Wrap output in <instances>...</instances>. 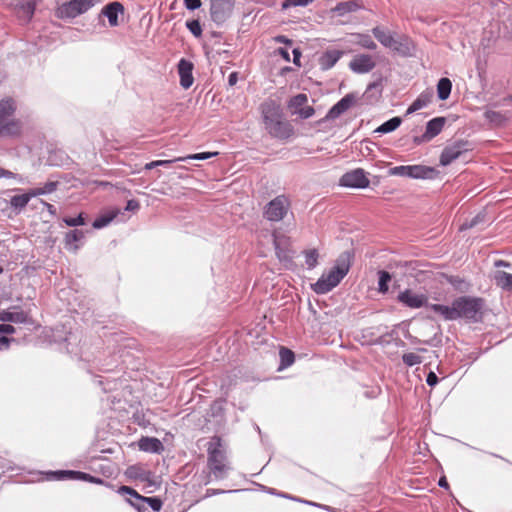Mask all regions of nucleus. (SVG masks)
Wrapping results in <instances>:
<instances>
[{
	"label": "nucleus",
	"mask_w": 512,
	"mask_h": 512,
	"mask_svg": "<svg viewBox=\"0 0 512 512\" xmlns=\"http://www.w3.org/2000/svg\"><path fill=\"white\" fill-rule=\"evenodd\" d=\"M445 125L444 117H436L428 121L425 130V138L432 140L436 137L443 129Z\"/></svg>",
	"instance_id": "obj_25"
},
{
	"label": "nucleus",
	"mask_w": 512,
	"mask_h": 512,
	"mask_svg": "<svg viewBox=\"0 0 512 512\" xmlns=\"http://www.w3.org/2000/svg\"><path fill=\"white\" fill-rule=\"evenodd\" d=\"M358 38H359L358 44L361 45L362 47L369 49V50L376 49L377 45L371 39V37L369 35L358 34Z\"/></svg>",
	"instance_id": "obj_42"
},
{
	"label": "nucleus",
	"mask_w": 512,
	"mask_h": 512,
	"mask_svg": "<svg viewBox=\"0 0 512 512\" xmlns=\"http://www.w3.org/2000/svg\"><path fill=\"white\" fill-rule=\"evenodd\" d=\"M140 209V203L138 200L131 199L127 202V205L124 211L136 213ZM119 217V221H126L129 216H126L125 212L121 211L119 208H110L101 213L98 216V229L107 226L114 219Z\"/></svg>",
	"instance_id": "obj_7"
},
{
	"label": "nucleus",
	"mask_w": 512,
	"mask_h": 512,
	"mask_svg": "<svg viewBox=\"0 0 512 512\" xmlns=\"http://www.w3.org/2000/svg\"><path fill=\"white\" fill-rule=\"evenodd\" d=\"M125 475L131 480L141 482L150 477V470L141 464H136L129 466L125 471Z\"/></svg>",
	"instance_id": "obj_23"
},
{
	"label": "nucleus",
	"mask_w": 512,
	"mask_h": 512,
	"mask_svg": "<svg viewBox=\"0 0 512 512\" xmlns=\"http://www.w3.org/2000/svg\"><path fill=\"white\" fill-rule=\"evenodd\" d=\"M57 183L56 182H48L42 188L46 193H51L56 190Z\"/></svg>",
	"instance_id": "obj_53"
},
{
	"label": "nucleus",
	"mask_w": 512,
	"mask_h": 512,
	"mask_svg": "<svg viewBox=\"0 0 512 512\" xmlns=\"http://www.w3.org/2000/svg\"><path fill=\"white\" fill-rule=\"evenodd\" d=\"M129 502L130 504L135 507L138 511H141L142 509H144V503L145 502H140L139 500H136V499H129Z\"/></svg>",
	"instance_id": "obj_54"
},
{
	"label": "nucleus",
	"mask_w": 512,
	"mask_h": 512,
	"mask_svg": "<svg viewBox=\"0 0 512 512\" xmlns=\"http://www.w3.org/2000/svg\"><path fill=\"white\" fill-rule=\"evenodd\" d=\"M140 483L143 484L142 489L145 493H152L158 486V482L155 479L153 472L150 471V477L147 480H143Z\"/></svg>",
	"instance_id": "obj_40"
},
{
	"label": "nucleus",
	"mask_w": 512,
	"mask_h": 512,
	"mask_svg": "<svg viewBox=\"0 0 512 512\" xmlns=\"http://www.w3.org/2000/svg\"><path fill=\"white\" fill-rule=\"evenodd\" d=\"M280 365L278 370H283L291 366L295 361V354L292 350L286 347H280L279 350Z\"/></svg>",
	"instance_id": "obj_30"
},
{
	"label": "nucleus",
	"mask_w": 512,
	"mask_h": 512,
	"mask_svg": "<svg viewBox=\"0 0 512 512\" xmlns=\"http://www.w3.org/2000/svg\"><path fill=\"white\" fill-rule=\"evenodd\" d=\"M312 0H284L282 3V9H288L296 6H307Z\"/></svg>",
	"instance_id": "obj_45"
},
{
	"label": "nucleus",
	"mask_w": 512,
	"mask_h": 512,
	"mask_svg": "<svg viewBox=\"0 0 512 512\" xmlns=\"http://www.w3.org/2000/svg\"><path fill=\"white\" fill-rule=\"evenodd\" d=\"M44 204H45V206H46V208H47V211H48L50 214H52V215H55V214H56V208H55V206H54V205H52V204H50V203H47V202H45Z\"/></svg>",
	"instance_id": "obj_64"
},
{
	"label": "nucleus",
	"mask_w": 512,
	"mask_h": 512,
	"mask_svg": "<svg viewBox=\"0 0 512 512\" xmlns=\"http://www.w3.org/2000/svg\"><path fill=\"white\" fill-rule=\"evenodd\" d=\"M27 193L29 195V198L31 199L32 197H36V196L45 194V191L42 187H39V188L30 189Z\"/></svg>",
	"instance_id": "obj_52"
},
{
	"label": "nucleus",
	"mask_w": 512,
	"mask_h": 512,
	"mask_svg": "<svg viewBox=\"0 0 512 512\" xmlns=\"http://www.w3.org/2000/svg\"><path fill=\"white\" fill-rule=\"evenodd\" d=\"M193 63L182 58L178 63V73L180 76V84L184 89L192 86L194 78L192 75Z\"/></svg>",
	"instance_id": "obj_19"
},
{
	"label": "nucleus",
	"mask_w": 512,
	"mask_h": 512,
	"mask_svg": "<svg viewBox=\"0 0 512 512\" xmlns=\"http://www.w3.org/2000/svg\"><path fill=\"white\" fill-rule=\"evenodd\" d=\"M265 129L268 133L281 140L290 138L294 134L292 124L283 118L280 105L274 100H266L260 105Z\"/></svg>",
	"instance_id": "obj_1"
},
{
	"label": "nucleus",
	"mask_w": 512,
	"mask_h": 512,
	"mask_svg": "<svg viewBox=\"0 0 512 512\" xmlns=\"http://www.w3.org/2000/svg\"><path fill=\"white\" fill-rule=\"evenodd\" d=\"M293 55H294V59H293L294 64L300 66V57H301L300 51L297 49H294Z\"/></svg>",
	"instance_id": "obj_60"
},
{
	"label": "nucleus",
	"mask_w": 512,
	"mask_h": 512,
	"mask_svg": "<svg viewBox=\"0 0 512 512\" xmlns=\"http://www.w3.org/2000/svg\"><path fill=\"white\" fill-rule=\"evenodd\" d=\"M457 318L476 320L483 307V299L462 296L454 300Z\"/></svg>",
	"instance_id": "obj_5"
},
{
	"label": "nucleus",
	"mask_w": 512,
	"mask_h": 512,
	"mask_svg": "<svg viewBox=\"0 0 512 512\" xmlns=\"http://www.w3.org/2000/svg\"><path fill=\"white\" fill-rule=\"evenodd\" d=\"M50 479L54 480H83L92 483L96 482V478L87 473L72 471V470H60L47 473Z\"/></svg>",
	"instance_id": "obj_17"
},
{
	"label": "nucleus",
	"mask_w": 512,
	"mask_h": 512,
	"mask_svg": "<svg viewBox=\"0 0 512 512\" xmlns=\"http://www.w3.org/2000/svg\"><path fill=\"white\" fill-rule=\"evenodd\" d=\"M355 104V96L353 94L345 95L339 100L325 116L326 120H334L349 110Z\"/></svg>",
	"instance_id": "obj_16"
},
{
	"label": "nucleus",
	"mask_w": 512,
	"mask_h": 512,
	"mask_svg": "<svg viewBox=\"0 0 512 512\" xmlns=\"http://www.w3.org/2000/svg\"><path fill=\"white\" fill-rule=\"evenodd\" d=\"M401 122H402V120L400 117H393L390 120L384 122L382 125H380L376 129V132L383 133V134L392 132L400 126Z\"/></svg>",
	"instance_id": "obj_33"
},
{
	"label": "nucleus",
	"mask_w": 512,
	"mask_h": 512,
	"mask_svg": "<svg viewBox=\"0 0 512 512\" xmlns=\"http://www.w3.org/2000/svg\"><path fill=\"white\" fill-rule=\"evenodd\" d=\"M11 318H12V312L5 311V312L1 313V317H0L1 320L12 322Z\"/></svg>",
	"instance_id": "obj_59"
},
{
	"label": "nucleus",
	"mask_w": 512,
	"mask_h": 512,
	"mask_svg": "<svg viewBox=\"0 0 512 512\" xmlns=\"http://www.w3.org/2000/svg\"><path fill=\"white\" fill-rule=\"evenodd\" d=\"M119 493L122 495H129L130 497L139 500L140 502L144 498V496L140 495L136 490L128 486H121L119 488Z\"/></svg>",
	"instance_id": "obj_44"
},
{
	"label": "nucleus",
	"mask_w": 512,
	"mask_h": 512,
	"mask_svg": "<svg viewBox=\"0 0 512 512\" xmlns=\"http://www.w3.org/2000/svg\"><path fill=\"white\" fill-rule=\"evenodd\" d=\"M276 254L280 260H291V257L287 255L285 252L279 249L278 245L276 244Z\"/></svg>",
	"instance_id": "obj_55"
},
{
	"label": "nucleus",
	"mask_w": 512,
	"mask_h": 512,
	"mask_svg": "<svg viewBox=\"0 0 512 512\" xmlns=\"http://www.w3.org/2000/svg\"><path fill=\"white\" fill-rule=\"evenodd\" d=\"M434 169L425 165H401L389 169V175L414 179H425L431 176Z\"/></svg>",
	"instance_id": "obj_8"
},
{
	"label": "nucleus",
	"mask_w": 512,
	"mask_h": 512,
	"mask_svg": "<svg viewBox=\"0 0 512 512\" xmlns=\"http://www.w3.org/2000/svg\"><path fill=\"white\" fill-rule=\"evenodd\" d=\"M0 177L1 178H15L16 175L13 172L0 167Z\"/></svg>",
	"instance_id": "obj_56"
},
{
	"label": "nucleus",
	"mask_w": 512,
	"mask_h": 512,
	"mask_svg": "<svg viewBox=\"0 0 512 512\" xmlns=\"http://www.w3.org/2000/svg\"><path fill=\"white\" fill-rule=\"evenodd\" d=\"M438 485H439L440 487H442V488H446V489L449 487V484H448L447 479H446V477H445V476H443V477H441V478L439 479Z\"/></svg>",
	"instance_id": "obj_62"
},
{
	"label": "nucleus",
	"mask_w": 512,
	"mask_h": 512,
	"mask_svg": "<svg viewBox=\"0 0 512 512\" xmlns=\"http://www.w3.org/2000/svg\"><path fill=\"white\" fill-rule=\"evenodd\" d=\"M185 7L189 10H195L201 7V0H183Z\"/></svg>",
	"instance_id": "obj_48"
},
{
	"label": "nucleus",
	"mask_w": 512,
	"mask_h": 512,
	"mask_svg": "<svg viewBox=\"0 0 512 512\" xmlns=\"http://www.w3.org/2000/svg\"><path fill=\"white\" fill-rule=\"evenodd\" d=\"M238 81V73L232 72L228 77V83L230 86H234Z\"/></svg>",
	"instance_id": "obj_57"
},
{
	"label": "nucleus",
	"mask_w": 512,
	"mask_h": 512,
	"mask_svg": "<svg viewBox=\"0 0 512 512\" xmlns=\"http://www.w3.org/2000/svg\"><path fill=\"white\" fill-rule=\"evenodd\" d=\"M318 256V251L316 249L305 251V262L309 268H314L317 265Z\"/></svg>",
	"instance_id": "obj_39"
},
{
	"label": "nucleus",
	"mask_w": 512,
	"mask_h": 512,
	"mask_svg": "<svg viewBox=\"0 0 512 512\" xmlns=\"http://www.w3.org/2000/svg\"><path fill=\"white\" fill-rule=\"evenodd\" d=\"M11 341H13V339H10L6 336H1L0 337V350L8 349Z\"/></svg>",
	"instance_id": "obj_50"
},
{
	"label": "nucleus",
	"mask_w": 512,
	"mask_h": 512,
	"mask_svg": "<svg viewBox=\"0 0 512 512\" xmlns=\"http://www.w3.org/2000/svg\"><path fill=\"white\" fill-rule=\"evenodd\" d=\"M372 33L383 46L396 50L398 49V42L389 32L384 31L380 27H375L373 28Z\"/></svg>",
	"instance_id": "obj_24"
},
{
	"label": "nucleus",
	"mask_w": 512,
	"mask_h": 512,
	"mask_svg": "<svg viewBox=\"0 0 512 512\" xmlns=\"http://www.w3.org/2000/svg\"><path fill=\"white\" fill-rule=\"evenodd\" d=\"M398 301L410 308H420L424 306L428 298L425 294L415 293L410 289H406L401 292L398 297Z\"/></svg>",
	"instance_id": "obj_14"
},
{
	"label": "nucleus",
	"mask_w": 512,
	"mask_h": 512,
	"mask_svg": "<svg viewBox=\"0 0 512 512\" xmlns=\"http://www.w3.org/2000/svg\"><path fill=\"white\" fill-rule=\"evenodd\" d=\"M375 67V62L370 55H356L349 63V68L356 73H368Z\"/></svg>",
	"instance_id": "obj_18"
},
{
	"label": "nucleus",
	"mask_w": 512,
	"mask_h": 512,
	"mask_svg": "<svg viewBox=\"0 0 512 512\" xmlns=\"http://www.w3.org/2000/svg\"><path fill=\"white\" fill-rule=\"evenodd\" d=\"M391 280V275L387 271L379 272L378 290L381 293L388 291V282Z\"/></svg>",
	"instance_id": "obj_36"
},
{
	"label": "nucleus",
	"mask_w": 512,
	"mask_h": 512,
	"mask_svg": "<svg viewBox=\"0 0 512 512\" xmlns=\"http://www.w3.org/2000/svg\"><path fill=\"white\" fill-rule=\"evenodd\" d=\"M291 209V201L286 195H279L266 204L263 211L265 219L272 222L283 220Z\"/></svg>",
	"instance_id": "obj_4"
},
{
	"label": "nucleus",
	"mask_w": 512,
	"mask_h": 512,
	"mask_svg": "<svg viewBox=\"0 0 512 512\" xmlns=\"http://www.w3.org/2000/svg\"><path fill=\"white\" fill-rule=\"evenodd\" d=\"M362 8V5L355 1H346V2H340L338 3L334 8L333 11L337 13L338 16H344L347 13H352L360 10Z\"/></svg>",
	"instance_id": "obj_27"
},
{
	"label": "nucleus",
	"mask_w": 512,
	"mask_h": 512,
	"mask_svg": "<svg viewBox=\"0 0 512 512\" xmlns=\"http://www.w3.org/2000/svg\"><path fill=\"white\" fill-rule=\"evenodd\" d=\"M433 98V92L432 91H425L422 92L417 99L409 106L407 109V114H411L413 112H416L424 107H426L429 103H431Z\"/></svg>",
	"instance_id": "obj_26"
},
{
	"label": "nucleus",
	"mask_w": 512,
	"mask_h": 512,
	"mask_svg": "<svg viewBox=\"0 0 512 512\" xmlns=\"http://www.w3.org/2000/svg\"><path fill=\"white\" fill-rule=\"evenodd\" d=\"M402 360L403 363L406 364L407 366H414L422 362L421 356L414 352L404 353L402 356Z\"/></svg>",
	"instance_id": "obj_38"
},
{
	"label": "nucleus",
	"mask_w": 512,
	"mask_h": 512,
	"mask_svg": "<svg viewBox=\"0 0 512 512\" xmlns=\"http://www.w3.org/2000/svg\"><path fill=\"white\" fill-rule=\"evenodd\" d=\"M138 446L140 450L151 453H161L164 449L162 442L154 437H142Z\"/></svg>",
	"instance_id": "obj_22"
},
{
	"label": "nucleus",
	"mask_w": 512,
	"mask_h": 512,
	"mask_svg": "<svg viewBox=\"0 0 512 512\" xmlns=\"http://www.w3.org/2000/svg\"><path fill=\"white\" fill-rule=\"evenodd\" d=\"M343 56L339 50H327L319 58V64L322 70L331 69L337 61Z\"/></svg>",
	"instance_id": "obj_21"
},
{
	"label": "nucleus",
	"mask_w": 512,
	"mask_h": 512,
	"mask_svg": "<svg viewBox=\"0 0 512 512\" xmlns=\"http://www.w3.org/2000/svg\"><path fill=\"white\" fill-rule=\"evenodd\" d=\"M452 89V83L448 78H441L437 84L438 97L441 100H446Z\"/></svg>",
	"instance_id": "obj_32"
},
{
	"label": "nucleus",
	"mask_w": 512,
	"mask_h": 512,
	"mask_svg": "<svg viewBox=\"0 0 512 512\" xmlns=\"http://www.w3.org/2000/svg\"><path fill=\"white\" fill-rule=\"evenodd\" d=\"M494 281L501 289L512 291V274L505 271H496L494 274Z\"/></svg>",
	"instance_id": "obj_28"
},
{
	"label": "nucleus",
	"mask_w": 512,
	"mask_h": 512,
	"mask_svg": "<svg viewBox=\"0 0 512 512\" xmlns=\"http://www.w3.org/2000/svg\"><path fill=\"white\" fill-rule=\"evenodd\" d=\"M29 201L30 198L28 193L15 195L10 199V205L15 209H23L24 207L27 206Z\"/></svg>",
	"instance_id": "obj_35"
},
{
	"label": "nucleus",
	"mask_w": 512,
	"mask_h": 512,
	"mask_svg": "<svg viewBox=\"0 0 512 512\" xmlns=\"http://www.w3.org/2000/svg\"><path fill=\"white\" fill-rule=\"evenodd\" d=\"M23 134V123L18 118L0 122V137L19 138Z\"/></svg>",
	"instance_id": "obj_13"
},
{
	"label": "nucleus",
	"mask_w": 512,
	"mask_h": 512,
	"mask_svg": "<svg viewBox=\"0 0 512 512\" xmlns=\"http://www.w3.org/2000/svg\"><path fill=\"white\" fill-rule=\"evenodd\" d=\"M234 0H211V18L220 24L225 22L232 14Z\"/></svg>",
	"instance_id": "obj_11"
},
{
	"label": "nucleus",
	"mask_w": 512,
	"mask_h": 512,
	"mask_svg": "<svg viewBox=\"0 0 512 512\" xmlns=\"http://www.w3.org/2000/svg\"><path fill=\"white\" fill-rule=\"evenodd\" d=\"M17 110V103L12 97H5L0 100V122L14 118Z\"/></svg>",
	"instance_id": "obj_20"
},
{
	"label": "nucleus",
	"mask_w": 512,
	"mask_h": 512,
	"mask_svg": "<svg viewBox=\"0 0 512 512\" xmlns=\"http://www.w3.org/2000/svg\"><path fill=\"white\" fill-rule=\"evenodd\" d=\"M101 15L108 19L110 27H116L120 24L119 16L124 15V6L117 1L111 2L102 8Z\"/></svg>",
	"instance_id": "obj_15"
},
{
	"label": "nucleus",
	"mask_w": 512,
	"mask_h": 512,
	"mask_svg": "<svg viewBox=\"0 0 512 512\" xmlns=\"http://www.w3.org/2000/svg\"><path fill=\"white\" fill-rule=\"evenodd\" d=\"M340 184L345 187L366 188L370 181L363 170L356 169L345 173L340 179Z\"/></svg>",
	"instance_id": "obj_12"
},
{
	"label": "nucleus",
	"mask_w": 512,
	"mask_h": 512,
	"mask_svg": "<svg viewBox=\"0 0 512 512\" xmlns=\"http://www.w3.org/2000/svg\"><path fill=\"white\" fill-rule=\"evenodd\" d=\"M431 308L435 313L442 315L447 320L457 319L454 302L452 303V306L433 304Z\"/></svg>",
	"instance_id": "obj_29"
},
{
	"label": "nucleus",
	"mask_w": 512,
	"mask_h": 512,
	"mask_svg": "<svg viewBox=\"0 0 512 512\" xmlns=\"http://www.w3.org/2000/svg\"><path fill=\"white\" fill-rule=\"evenodd\" d=\"M429 141H430V139H426V138H425V133H424L423 135H421V136H415V137L413 138V142H414V144H416V145H420V144H422V143H424V142H429Z\"/></svg>",
	"instance_id": "obj_58"
},
{
	"label": "nucleus",
	"mask_w": 512,
	"mask_h": 512,
	"mask_svg": "<svg viewBox=\"0 0 512 512\" xmlns=\"http://www.w3.org/2000/svg\"><path fill=\"white\" fill-rule=\"evenodd\" d=\"M93 6V0H71L62 4L57 14L61 18H74Z\"/></svg>",
	"instance_id": "obj_10"
},
{
	"label": "nucleus",
	"mask_w": 512,
	"mask_h": 512,
	"mask_svg": "<svg viewBox=\"0 0 512 512\" xmlns=\"http://www.w3.org/2000/svg\"><path fill=\"white\" fill-rule=\"evenodd\" d=\"M18 13L27 19H31L35 10V3L33 0H21L17 5Z\"/></svg>",
	"instance_id": "obj_31"
},
{
	"label": "nucleus",
	"mask_w": 512,
	"mask_h": 512,
	"mask_svg": "<svg viewBox=\"0 0 512 512\" xmlns=\"http://www.w3.org/2000/svg\"><path fill=\"white\" fill-rule=\"evenodd\" d=\"M15 332L14 326L10 324H0V333L1 334H13Z\"/></svg>",
	"instance_id": "obj_49"
},
{
	"label": "nucleus",
	"mask_w": 512,
	"mask_h": 512,
	"mask_svg": "<svg viewBox=\"0 0 512 512\" xmlns=\"http://www.w3.org/2000/svg\"><path fill=\"white\" fill-rule=\"evenodd\" d=\"M141 502L147 503L154 511H160L163 505V502L158 497H145Z\"/></svg>",
	"instance_id": "obj_43"
},
{
	"label": "nucleus",
	"mask_w": 512,
	"mask_h": 512,
	"mask_svg": "<svg viewBox=\"0 0 512 512\" xmlns=\"http://www.w3.org/2000/svg\"><path fill=\"white\" fill-rule=\"evenodd\" d=\"M63 221L68 225V226H78V225H82L84 224V219L82 217V214L78 215L77 217L75 218H71V217H67V218H64Z\"/></svg>",
	"instance_id": "obj_47"
},
{
	"label": "nucleus",
	"mask_w": 512,
	"mask_h": 512,
	"mask_svg": "<svg viewBox=\"0 0 512 512\" xmlns=\"http://www.w3.org/2000/svg\"><path fill=\"white\" fill-rule=\"evenodd\" d=\"M349 263L342 262L323 274L316 283L312 285V289L317 294H325L336 287L349 271Z\"/></svg>",
	"instance_id": "obj_3"
},
{
	"label": "nucleus",
	"mask_w": 512,
	"mask_h": 512,
	"mask_svg": "<svg viewBox=\"0 0 512 512\" xmlns=\"http://www.w3.org/2000/svg\"><path fill=\"white\" fill-rule=\"evenodd\" d=\"M218 155V152H202V153H196V154H191V155H188L186 157H178L176 158V160H188V159H193V160H206V159H209L211 157H214Z\"/></svg>",
	"instance_id": "obj_41"
},
{
	"label": "nucleus",
	"mask_w": 512,
	"mask_h": 512,
	"mask_svg": "<svg viewBox=\"0 0 512 512\" xmlns=\"http://www.w3.org/2000/svg\"><path fill=\"white\" fill-rule=\"evenodd\" d=\"M426 382L429 386H434L437 384L438 382V377L437 375L434 373V372H430L428 375H427V379H426Z\"/></svg>",
	"instance_id": "obj_51"
},
{
	"label": "nucleus",
	"mask_w": 512,
	"mask_h": 512,
	"mask_svg": "<svg viewBox=\"0 0 512 512\" xmlns=\"http://www.w3.org/2000/svg\"><path fill=\"white\" fill-rule=\"evenodd\" d=\"M287 106L292 114L299 116L301 119H308L315 113L314 108L308 105V96L304 93L293 96L288 101Z\"/></svg>",
	"instance_id": "obj_9"
},
{
	"label": "nucleus",
	"mask_w": 512,
	"mask_h": 512,
	"mask_svg": "<svg viewBox=\"0 0 512 512\" xmlns=\"http://www.w3.org/2000/svg\"><path fill=\"white\" fill-rule=\"evenodd\" d=\"M494 265L496 267H510L511 266V264L509 262H507L505 260H501V259L495 261Z\"/></svg>",
	"instance_id": "obj_61"
},
{
	"label": "nucleus",
	"mask_w": 512,
	"mask_h": 512,
	"mask_svg": "<svg viewBox=\"0 0 512 512\" xmlns=\"http://www.w3.org/2000/svg\"><path fill=\"white\" fill-rule=\"evenodd\" d=\"M187 29L195 36L199 38L202 36V27L199 20L193 19L186 22Z\"/></svg>",
	"instance_id": "obj_37"
},
{
	"label": "nucleus",
	"mask_w": 512,
	"mask_h": 512,
	"mask_svg": "<svg viewBox=\"0 0 512 512\" xmlns=\"http://www.w3.org/2000/svg\"><path fill=\"white\" fill-rule=\"evenodd\" d=\"M12 322L14 323H26L28 321V314L24 311L12 312Z\"/></svg>",
	"instance_id": "obj_46"
},
{
	"label": "nucleus",
	"mask_w": 512,
	"mask_h": 512,
	"mask_svg": "<svg viewBox=\"0 0 512 512\" xmlns=\"http://www.w3.org/2000/svg\"><path fill=\"white\" fill-rule=\"evenodd\" d=\"M278 52H279V54H280V55H281L285 60H287V61H289V60H290V56H289V53H288V51H287V50H285V49H283V48H279V49H278Z\"/></svg>",
	"instance_id": "obj_63"
},
{
	"label": "nucleus",
	"mask_w": 512,
	"mask_h": 512,
	"mask_svg": "<svg viewBox=\"0 0 512 512\" xmlns=\"http://www.w3.org/2000/svg\"><path fill=\"white\" fill-rule=\"evenodd\" d=\"M84 238V233L81 230H72L68 232L65 236L66 245L72 246L74 245V249L77 248L76 243L81 241Z\"/></svg>",
	"instance_id": "obj_34"
},
{
	"label": "nucleus",
	"mask_w": 512,
	"mask_h": 512,
	"mask_svg": "<svg viewBox=\"0 0 512 512\" xmlns=\"http://www.w3.org/2000/svg\"><path fill=\"white\" fill-rule=\"evenodd\" d=\"M473 150V145L467 140H456L451 144H448L440 155V164L442 166H448L453 161L462 158L468 152Z\"/></svg>",
	"instance_id": "obj_6"
},
{
	"label": "nucleus",
	"mask_w": 512,
	"mask_h": 512,
	"mask_svg": "<svg viewBox=\"0 0 512 512\" xmlns=\"http://www.w3.org/2000/svg\"><path fill=\"white\" fill-rule=\"evenodd\" d=\"M207 466L210 474L217 480L224 479L231 469L223 441L220 436H213L207 445Z\"/></svg>",
	"instance_id": "obj_2"
}]
</instances>
